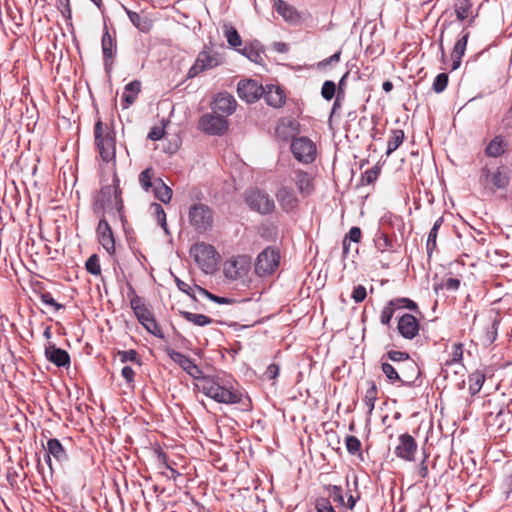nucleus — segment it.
<instances>
[{
  "instance_id": "1",
  "label": "nucleus",
  "mask_w": 512,
  "mask_h": 512,
  "mask_svg": "<svg viewBox=\"0 0 512 512\" xmlns=\"http://www.w3.org/2000/svg\"><path fill=\"white\" fill-rule=\"evenodd\" d=\"M200 391L214 401L223 404H237L243 394L233 387L229 379L220 376H203L198 385Z\"/></svg>"
},
{
  "instance_id": "2",
  "label": "nucleus",
  "mask_w": 512,
  "mask_h": 512,
  "mask_svg": "<svg viewBox=\"0 0 512 512\" xmlns=\"http://www.w3.org/2000/svg\"><path fill=\"white\" fill-rule=\"evenodd\" d=\"M121 194L122 191L119 187V179L117 176H114L113 183L111 185H106L101 188L96 197V205L107 213L114 211L121 213L123 209Z\"/></svg>"
},
{
  "instance_id": "3",
  "label": "nucleus",
  "mask_w": 512,
  "mask_h": 512,
  "mask_svg": "<svg viewBox=\"0 0 512 512\" xmlns=\"http://www.w3.org/2000/svg\"><path fill=\"white\" fill-rule=\"evenodd\" d=\"M95 144L104 162L115 160L116 141L115 133L108 127H103V123L99 120L94 128Z\"/></svg>"
},
{
  "instance_id": "4",
  "label": "nucleus",
  "mask_w": 512,
  "mask_h": 512,
  "mask_svg": "<svg viewBox=\"0 0 512 512\" xmlns=\"http://www.w3.org/2000/svg\"><path fill=\"white\" fill-rule=\"evenodd\" d=\"M190 254L203 272L211 273L215 270L219 254L211 244L196 243L191 247Z\"/></svg>"
},
{
  "instance_id": "5",
  "label": "nucleus",
  "mask_w": 512,
  "mask_h": 512,
  "mask_svg": "<svg viewBox=\"0 0 512 512\" xmlns=\"http://www.w3.org/2000/svg\"><path fill=\"white\" fill-rule=\"evenodd\" d=\"M190 225L198 233H204L213 226L214 215L212 209L203 203H194L188 211Z\"/></svg>"
},
{
  "instance_id": "6",
  "label": "nucleus",
  "mask_w": 512,
  "mask_h": 512,
  "mask_svg": "<svg viewBox=\"0 0 512 512\" xmlns=\"http://www.w3.org/2000/svg\"><path fill=\"white\" fill-rule=\"evenodd\" d=\"M130 305L138 321L144 326V328L152 335L160 339H164L161 327L154 318L153 313L145 304L142 303L141 298L134 296L130 301Z\"/></svg>"
},
{
  "instance_id": "7",
  "label": "nucleus",
  "mask_w": 512,
  "mask_h": 512,
  "mask_svg": "<svg viewBox=\"0 0 512 512\" xmlns=\"http://www.w3.org/2000/svg\"><path fill=\"white\" fill-rule=\"evenodd\" d=\"M280 255L277 249L266 247L256 258L254 269L260 277L269 276L279 266Z\"/></svg>"
},
{
  "instance_id": "8",
  "label": "nucleus",
  "mask_w": 512,
  "mask_h": 512,
  "mask_svg": "<svg viewBox=\"0 0 512 512\" xmlns=\"http://www.w3.org/2000/svg\"><path fill=\"white\" fill-rule=\"evenodd\" d=\"M251 268V257L238 255L225 261L223 272L227 279L236 280L246 276Z\"/></svg>"
},
{
  "instance_id": "9",
  "label": "nucleus",
  "mask_w": 512,
  "mask_h": 512,
  "mask_svg": "<svg viewBox=\"0 0 512 512\" xmlns=\"http://www.w3.org/2000/svg\"><path fill=\"white\" fill-rule=\"evenodd\" d=\"M291 152L296 160L309 164L315 160L316 146L307 137H297L291 142Z\"/></svg>"
},
{
  "instance_id": "10",
  "label": "nucleus",
  "mask_w": 512,
  "mask_h": 512,
  "mask_svg": "<svg viewBox=\"0 0 512 512\" xmlns=\"http://www.w3.org/2000/svg\"><path fill=\"white\" fill-rule=\"evenodd\" d=\"M199 127L206 134L221 136L228 130V121L214 112L206 113L200 117Z\"/></svg>"
},
{
  "instance_id": "11",
  "label": "nucleus",
  "mask_w": 512,
  "mask_h": 512,
  "mask_svg": "<svg viewBox=\"0 0 512 512\" xmlns=\"http://www.w3.org/2000/svg\"><path fill=\"white\" fill-rule=\"evenodd\" d=\"M481 183L489 188L491 191H495L497 189H505L510 182V178L505 168L500 167L493 172H490L488 168H482Z\"/></svg>"
},
{
  "instance_id": "12",
  "label": "nucleus",
  "mask_w": 512,
  "mask_h": 512,
  "mask_svg": "<svg viewBox=\"0 0 512 512\" xmlns=\"http://www.w3.org/2000/svg\"><path fill=\"white\" fill-rule=\"evenodd\" d=\"M218 65H220L218 54L209 49H204L197 55L195 63L187 73V77L194 78L200 73L215 68Z\"/></svg>"
},
{
  "instance_id": "13",
  "label": "nucleus",
  "mask_w": 512,
  "mask_h": 512,
  "mask_svg": "<svg viewBox=\"0 0 512 512\" xmlns=\"http://www.w3.org/2000/svg\"><path fill=\"white\" fill-rule=\"evenodd\" d=\"M246 202L251 209L261 214L271 213L275 208L274 201L269 195L259 190L249 192Z\"/></svg>"
},
{
  "instance_id": "14",
  "label": "nucleus",
  "mask_w": 512,
  "mask_h": 512,
  "mask_svg": "<svg viewBox=\"0 0 512 512\" xmlns=\"http://www.w3.org/2000/svg\"><path fill=\"white\" fill-rule=\"evenodd\" d=\"M417 442L408 433L401 434L398 437V444L395 446V455L405 461H414L417 452Z\"/></svg>"
},
{
  "instance_id": "15",
  "label": "nucleus",
  "mask_w": 512,
  "mask_h": 512,
  "mask_svg": "<svg viewBox=\"0 0 512 512\" xmlns=\"http://www.w3.org/2000/svg\"><path fill=\"white\" fill-rule=\"evenodd\" d=\"M236 106L237 102L231 94L227 92H221L218 93L214 98L212 103V111L226 118L235 112Z\"/></svg>"
},
{
  "instance_id": "16",
  "label": "nucleus",
  "mask_w": 512,
  "mask_h": 512,
  "mask_svg": "<svg viewBox=\"0 0 512 512\" xmlns=\"http://www.w3.org/2000/svg\"><path fill=\"white\" fill-rule=\"evenodd\" d=\"M238 96L248 103H253L262 97L263 86L255 80H242L237 86Z\"/></svg>"
},
{
  "instance_id": "17",
  "label": "nucleus",
  "mask_w": 512,
  "mask_h": 512,
  "mask_svg": "<svg viewBox=\"0 0 512 512\" xmlns=\"http://www.w3.org/2000/svg\"><path fill=\"white\" fill-rule=\"evenodd\" d=\"M96 233L98 241L102 247L109 255H113L115 253V239L111 226L105 219L104 215L101 217L98 223Z\"/></svg>"
},
{
  "instance_id": "18",
  "label": "nucleus",
  "mask_w": 512,
  "mask_h": 512,
  "mask_svg": "<svg viewBox=\"0 0 512 512\" xmlns=\"http://www.w3.org/2000/svg\"><path fill=\"white\" fill-rule=\"evenodd\" d=\"M168 355L171 360L177 363L191 377L199 379V381L201 380L203 377L201 369L188 356L175 350H169Z\"/></svg>"
},
{
  "instance_id": "19",
  "label": "nucleus",
  "mask_w": 512,
  "mask_h": 512,
  "mask_svg": "<svg viewBox=\"0 0 512 512\" xmlns=\"http://www.w3.org/2000/svg\"><path fill=\"white\" fill-rule=\"evenodd\" d=\"M397 329L403 338L413 339L419 333V321L415 316L404 313L398 320Z\"/></svg>"
},
{
  "instance_id": "20",
  "label": "nucleus",
  "mask_w": 512,
  "mask_h": 512,
  "mask_svg": "<svg viewBox=\"0 0 512 512\" xmlns=\"http://www.w3.org/2000/svg\"><path fill=\"white\" fill-rule=\"evenodd\" d=\"M400 373V383L405 386H412L420 377L421 371L413 359L402 362L398 367Z\"/></svg>"
},
{
  "instance_id": "21",
  "label": "nucleus",
  "mask_w": 512,
  "mask_h": 512,
  "mask_svg": "<svg viewBox=\"0 0 512 512\" xmlns=\"http://www.w3.org/2000/svg\"><path fill=\"white\" fill-rule=\"evenodd\" d=\"M45 356L57 367H68L70 365V356L68 352L56 347L53 343H49L45 347Z\"/></svg>"
},
{
  "instance_id": "22",
  "label": "nucleus",
  "mask_w": 512,
  "mask_h": 512,
  "mask_svg": "<svg viewBox=\"0 0 512 512\" xmlns=\"http://www.w3.org/2000/svg\"><path fill=\"white\" fill-rule=\"evenodd\" d=\"M281 208L286 212L293 211L298 206V199L292 188L282 186L276 193Z\"/></svg>"
},
{
  "instance_id": "23",
  "label": "nucleus",
  "mask_w": 512,
  "mask_h": 512,
  "mask_svg": "<svg viewBox=\"0 0 512 512\" xmlns=\"http://www.w3.org/2000/svg\"><path fill=\"white\" fill-rule=\"evenodd\" d=\"M484 320L485 333L483 335V341L490 345L497 339L500 317L498 314L489 312L485 315Z\"/></svg>"
},
{
  "instance_id": "24",
  "label": "nucleus",
  "mask_w": 512,
  "mask_h": 512,
  "mask_svg": "<svg viewBox=\"0 0 512 512\" xmlns=\"http://www.w3.org/2000/svg\"><path fill=\"white\" fill-rule=\"evenodd\" d=\"M265 102L274 108H280L285 103V94L283 90L275 85H267L263 87V94Z\"/></svg>"
},
{
  "instance_id": "25",
  "label": "nucleus",
  "mask_w": 512,
  "mask_h": 512,
  "mask_svg": "<svg viewBox=\"0 0 512 512\" xmlns=\"http://www.w3.org/2000/svg\"><path fill=\"white\" fill-rule=\"evenodd\" d=\"M101 46L105 70L109 72L112 69V59L116 50V45L107 30L103 33Z\"/></svg>"
},
{
  "instance_id": "26",
  "label": "nucleus",
  "mask_w": 512,
  "mask_h": 512,
  "mask_svg": "<svg viewBox=\"0 0 512 512\" xmlns=\"http://www.w3.org/2000/svg\"><path fill=\"white\" fill-rule=\"evenodd\" d=\"M468 38L469 32L463 31L462 36L455 43L454 49L451 54L453 59L451 70H456L460 67L461 58L465 54Z\"/></svg>"
},
{
  "instance_id": "27",
  "label": "nucleus",
  "mask_w": 512,
  "mask_h": 512,
  "mask_svg": "<svg viewBox=\"0 0 512 512\" xmlns=\"http://www.w3.org/2000/svg\"><path fill=\"white\" fill-rule=\"evenodd\" d=\"M140 87L141 84L137 80L131 81L125 86L124 92L122 94V99L124 102L122 106L124 109L128 108L131 104L134 103V101L137 98V95L140 92Z\"/></svg>"
},
{
  "instance_id": "28",
  "label": "nucleus",
  "mask_w": 512,
  "mask_h": 512,
  "mask_svg": "<svg viewBox=\"0 0 512 512\" xmlns=\"http://www.w3.org/2000/svg\"><path fill=\"white\" fill-rule=\"evenodd\" d=\"M295 184L299 190V192L306 196L309 195L313 189L312 179L310 175L302 170H298L295 172Z\"/></svg>"
},
{
  "instance_id": "29",
  "label": "nucleus",
  "mask_w": 512,
  "mask_h": 512,
  "mask_svg": "<svg viewBox=\"0 0 512 512\" xmlns=\"http://www.w3.org/2000/svg\"><path fill=\"white\" fill-rule=\"evenodd\" d=\"M153 192L155 197L164 204H167L171 201L172 189L168 187L161 178L154 180Z\"/></svg>"
},
{
  "instance_id": "30",
  "label": "nucleus",
  "mask_w": 512,
  "mask_h": 512,
  "mask_svg": "<svg viewBox=\"0 0 512 512\" xmlns=\"http://www.w3.org/2000/svg\"><path fill=\"white\" fill-rule=\"evenodd\" d=\"M46 451L59 462L67 460L66 451L61 442L56 438H52L47 441Z\"/></svg>"
},
{
  "instance_id": "31",
  "label": "nucleus",
  "mask_w": 512,
  "mask_h": 512,
  "mask_svg": "<svg viewBox=\"0 0 512 512\" xmlns=\"http://www.w3.org/2000/svg\"><path fill=\"white\" fill-rule=\"evenodd\" d=\"M274 8L285 20L293 21L298 18L295 8L283 0H274Z\"/></svg>"
},
{
  "instance_id": "32",
  "label": "nucleus",
  "mask_w": 512,
  "mask_h": 512,
  "mask_svg": "<svg viewBox=\"0 0 512 512\" xmlns=\"http://www.w3.org/2000/svg\"><path fill=\"white\" fill-rule=\"evenodd\" d=\"M442 223H443V218L442 217L438 218L434 222L432 228L429 231L427 241H426V251H427L428 257L432 256L433 251L437 247V244H436L437 235H438V231H439V228L441 227Z\"/></svg>"
},
{
  "instance_id": "33",
  "label": "nucleus",
  "mask_w": 512,
  "mask_h": 512,
  "mask_svg": "<svg viewBox=\"0 0 512 512\" xmlns=\"http://www.w3.org/2000/svg\"><path fill=\"white\" fill-rule=\"evenodd\" d=\"M468 382L470 394L476 395L481 390L485 382V374L479 370H476L469 375Z\"/></svg>"
},
{
  "instance_id": "34",
  "label": "nucleus",
  "mask_w": 512,
  "mask_h": 512,
  "mask_svg": "<svg viewBox=\"0 0 512 512\" xmlns=\"http://www.w3.org/2000/svg\"><path fill=\"white\" fill-rule=\"evenodd\" d=\"M404 137V132L401 129H394L391 131L386 151L388 156L398 149V147L403 143Z\"/></svg>"
},
{
  "instance_id": "35",
  "label": "nucleus",
  "mask_w": 512,
  "mask_h": 512,
  "mask_svg": "<svg viewBox=\"0 0 512 512\" xmlns=\"http://www.w3.org/2000/svg\"><path fill=\"white\" fill-rule=\"evenodd\" d=\"M238 51L241 52V54L246 56L252 62L259 63L262 61V53L259 49V44L257 42L245 45L243 49Z\"/></svg>"
},
{
  "instance_id": "36",
  "label": "nucleus",
  "mask_w": 512,
  "mask_h": 512,
  "mask_svg": "<svg viewBox=\"0 0 512 512\" xmlns=\"http://www.w3.org/2000/svg\"><path fill=\"white\" fill-rule=\"evenodd\" d=\"M181 316L188 322L197 326H206L212 323V319L204 314H195L188 311H181Z\"/></svg>"
},
{
  "instance_id": "37",
  "label": "nucleus",
  "mask_w": 512,
  "mask_h": 512,
  "mask_svg": "<svg viewBox=\"0 0 512 512\" xmlns=\"http://www.w3.org/2000/svg\"><path fill=\"white\" fill-rule=\"evenodd\" d=\"M127 15L133 25L142 32L150 30L151 23L146 17H142L137 12L127 10Z\"/></svg>"
},
{
  "instance_id": "38",
  "label": "nucleus",
  "mask_w": 512,
  "mask_h": 512,
  "mask_svg": "<svg viewBox=\"0 0 512 512\" xmlns=\"http://www.w3.org/2000/svg\"><path fill=\"white\" fill-rule=\"evenodd\" d=\"M375 247L380 252H385L393 249V240L386 233L378 232L374 239Z\"/></svg>"
},
{
  "instance_id": "39",
  "label": "nucleus",
  "mask_w": 512,
  "mask_h": 512,
  "mask_svg": "<svg viewBox=\"0 0 512 512\" xmlns=\"http://www.w3.org/2000/svg\"><path fill=\"white\" fill-rule=\"evenodd\" d=\"M505 151V145L500 137H495L486 147V153L491 157H498Z\"/></svg>"
},
{
  "instance_id": "40",
  "label": "nucleus",
  "mask_w": 512,
  "mask_h": 512,
  "mask_svg": "<svg viewBox=\"0 0 512 512\" xmlns=\"http://www.w3.org/2000/svg\"><path fill=\"white\" fill-rule=\"evenodd\" d=\"M463 359V344L458 342L454 343L452 346V351L450 354V358L447 359L443 366L448 367L456 363H461Z\"/></svg>"
},
{
  "instance_id": "41",
  "label": "nucleus",
  "mask_w": 512,
  "mask_h": 512,
  "mask_svg": "<svg viewBox=\"0 0 512 512\" xmlns=\"http://www.w3.org/2000/svg\"><path fill=\"white\" fill-rule=\"evenodd\" d=\"M381 370L386 376L389 383L394 384L396 382H400V373L398 370V366L394 367L388 362H382Z\"/></svg>"
},
{
  "instance_id": "42",
  "label": "nucleus",
  "mask_w": 512,
  "mask_h": 512,
  "mask_svg": "<svg viewBox=\"0 0 512 512\" xmlns=\"http://www.w3.org/2000/svg\"><path fill=\"white\" fill-rule=\"evenodd\" d=\"M224 34L230 46L236 48L241 46L242 40L238 31L231 25H224Z\"/></svg>"
},
{
  "instance_id": "43",
  "label": "nucleus",
  "mask_w": 512,
  "mask_h": 512,
  "mask_svg": "<svg viewBox=\"0 0 512 512\" xmlns=\"http://www.w3.org/2000/svg\"><path fill=\"white\" fill-rule=\"evenodd\" d=\"M153 177L154 170L151 167L146 168L139 174V183L144 191L147 192L150 188H154V182H152Z\"/></svg>"
},
{
  "instance_id": "44",
  "label": "nucleus",
  "mask_w": 512,
  "mask_h": 512,
  "mask_svg": "<svg viewBox=\"0 0 512 512\" xmlns=\"http://www.w3.org/2000/svg\"><path fill=\"white\" fill-rule=\"evenodd\" d=\"M389 303L395 310H398V309L417 310L418 309L417 304L413 300L406 298V297H399V298L391 299L389 301Z\"/></svg>"
},
{
  "instance_id": "45",
  "label": "nucleus",
  "mask_w": 512,
  "mask_h": 512,
  "mask_svg": "<svg viewBox=\"0 0 512 512\" xmlns=\"http://www.w3.org/2000/svg\"><path fill=\"white\" fill-rule=\"evenodd\" d=\"M472 7L470 0H457L454 5L456 16L459 20H464L468 17L469 11Z\"/></svg>"
},
{
  "instance_id": "46",
  "label": "nucleus",
  "mask_w": 512,
  "mask_h": 512,
  "mask_svg": "<svg viewBox=\"0 0 512 512\" xmlns=\"http://www.w3.org/2000/svg\"><path fill=\"white\" fill-rule=\"evenodd\" d=\"M118 356L122 363L133 362L139 366L142 365L141 358L139 357L138 352L134 349L118 351Z\"/></svg>"
},
{
  "instance_id": "47",
  "label": "nucleus",
  "mask_w": 512,
  "mask_h": 512,
  "mask_svg": "<svg viewBox=\"0 0 512 512\" xmlns=\"http://www.w3.org/2000/svg\"><path fill=\"white\" fill-rule=\"evenodd\" d=\"M86 270L92 274V275H99L101 273V266L99 263V258L96 254L91 255L86 263H85Z\"/></svg>"
},
{
  "instance_id": "48",
  "label": "nucleus",
  "mask_w": 512,
  "mask_h": 512,
  "mask_svg": "<svg viewBox=\"0 0 512 512\" xmlns=\"http://www.w3.org/2000/svg\"><path fill=\"white\" fill-rule=\"evenodd\" d=\"M345 444H346L347 451L352 455H356L361 450V442L356 436H353V435L347 436L346 440H345Z\"/></svg>"
},
{
  "instance_id": "49",
  "label": "nucleus",
  "mask_w": 512,
  "mask_h": 512,
  "mask_svg": "<svg viewBox=\"0 0 512 512\" xmlns=\"http://www.w3.org/2000/svg\"><path fill=\"white\" fill-rule=\"evenodd\" d=\"M152 207L154 208V212H155L158 223L163 228L165 233L169 234V230H168L167 222H166V214H165L163 207L158 203H154L152 205Z\"/></svg>"
},
{
  "instance_id": "50",
  "label": "nucleus",
  "mask_w": 512,
  "mask_h": 512,
  "mask_svg": "<svg viewBox=\"0 0 512 512\" xmlns=\"http://www.w3.org/2000/svg\"><path fill=\"white\" fill-rule=\"evenodd\" d=\"M336 94V84L331 81L327 80L323 83L321 88V95L325 100H331Z\"/></svg>"
},
{
  "instance_id": "51",
  "label": "nucleus",
  "mask_w": 512,
  "mask_h": 512,
  "mask_svg": "<svg viewBox=\"0 0 512 512\" xmlns=\"http://www.w3.org/2000/svg\"><path fill=\"white\" fill-rule=\"evenodd\" d=\"M196 289L197 291L207 297L208 299H210L211 301L217 303V304H230L232 303V300L229 299V298H225V297H220V296H216L212 293H210L209 291H207L206 289L200 287V286H196Z\"/></svg>"
},
{
  "instance_id": "52",
  "label": "nucleus",
  "mask_w": 512,
  "mask_h": 512,
  "mask_svg": "<svg viewBox=\"0 0 512 512\" xmlns=\"http://www.w3.org/2000/svg\"><path fill=\"white\" fill-rule=\"evenodd\" d=\"M386 356L389 360L395 362L398 367L402 362L411 359L408 353L396 350L388 351Z\"/></svg>"
},
{
  "instance_id": "53",
  "label": "nucleus",
  "mask_w": 512,
  "mask_h": 512,
  "mask_svg": "<svg viewBox=\"0 0 512 512\" xmlns=\"http://www.w3.org/2000/svg\"><path fill=\"white\" fill-rule=\"evenodd\" d=\"M448 84V75L446 73H440L436 76L433 82V90L436 93L443 92Z\"/></svg>"
},
{
  "instance_id": "54",
  "label": "nucleus",
  "mask_w": 512,
  "mask_h": 512,
  "mask_svg": "<svg viewBox=\"0 0 512 512\" xmlns=\"http://www.w3.org/2000/svg\"><path fill=\"white\" fill-rule=\"evenodd\" d=\"M377 398V389L375 385H372L365 394L364 402L365 405L368 407L369 412H371L374 409L375 401Z\"/></svg>"
},
{
  "instance_id": "55",
  "label": "nucleus",
  "mask_w": 512,
  "mask_h": 512,
  "mask_svg": "<svg viewBox=\"0 0 512 512\" xmlns=\"http://www.w3.org/2000/svg\"><path fill=\"white\" fill-rule=\"evenodd\" d=\"M40 299L43 304L52 306L55 311L65 308V306L63 304H59L55 301V299L53 298V296L50 292L41 293Z\"/></svg>"
},
{
  "instance_id": "56",
  "label": "nucleus",
  "mask_w": 512,
  "mask_h": 512,
  "mask_svg": "<svg viewBox=\"0 0 512 512\" xmlns=\"http://www.w3.org/2000/svg\"><path fill=\"white\" fill-rule=\"evenodd\" d=\"M396 310L390 305L388 302L387 305L383 308L380 316V322L383 325H390L391 319Z\"/></svg>"
},
{
  "instance_id": "57",
  "label": "nucleus",
  "mask_w": 512,
  "mask_h": 512,
  "mask_svg": "<svg viewBox=\"0 0 512 512\" xmlns=\"http://www.w3.org/2000/svg\"><path fill=\"white\" fill-rule=\"evenodd\" d=\"M367 296L366 288L363 285H357L353 288L351 298L356 302L360 303L364 301Z\"/></svg>"
},
{
  "instance_id": "58",
  "label": "nucleus",
  "mask_w": 512,
  "mask_h": 512,
  "mask_svg": "<svg viewBox=\"0 0 512 512\" xmlns=\"http://www.w3.org/2000/svg\"><path fill=\"white\" fill-rule=\"evenodd\" d=\"M329 495L333 498L334 502L344 505V497L342 494V488L337 485H333L329 489Z\"/></svg>"
},
{
  "instance_id": "59",
  "label": "nucleus",
  "mask_w": 512,
  "mask_h": 512,
  "mask_svg": "<svg viewBox=\"0 0 512 512\" xmlns=\"http://www.w3.org/2000/svg\"><path fill=\"white\" fill-rule=\"evenodd\" d=\"M57 1V7L60 10L63 17L66 19L71 18V7H70V1L69 0H56Z\"/></svg>"
},
{
  "instance_id": "60",
  "label": "nucleus",
  "mask_w": 512,
  "mask_h": 512,
  "mask_svg": "<svg viewBox=\"0 0 512 512\" xmlns=\"http://www.w3.org/2000/svg\"><path fill=\"white\" fill-rule=\"evenodd\" d=\"M165 134L164 127L161 126H154L151 128L150 132L147 135V138L152 141H157L163 138Z\"/></svg>"
},
{
  "instance_id": "61",
  "label": "nucleus",
  "mask_w": 512,
  "mask_h": 512,
  "mask_svg": "<svg viewBox=\"0 0 512 512\" xmlns=\"http://www.w3.org/2000/svg\"><path fill=\"white\" fill-rule=\"evenodd\" d=\"M316 509L318 512H335L330 502L326 499L318 500L316 503Z\"/></svg>"
},
{
  "instance_id": "62",
  "label": "nucleus",
  "mask_w": 512,
  "mask_h": 512,
  "mask_svg": "<svg viewBox=\"0 0 512 512\" xmlns=\"http://www.w3.org/2000/svg\"><path fill=\"white\" fill-rule=\"evenodd\" d=\"M122 377L126 380L128 384L134 382L135 371L130 366H124L121 370Z\"/></svg>"
},
{
  "instance_id": "63",
  "label": "nucleus",
  "mask_w": 512,
  "mask_h": 512,
  "mask_svg": "<svg viewBox=\"0 0 512 512\" xmlns=\"http://www.w3.org/2000/svg\"><path fill=\"white\" fill-rule=\"evenodd\" d=\"M279 366L277 364H270L266 371H265V376L267 379L269 380H273V379H276L277 376L279 375Z\"/></svg>"
},
{
  "instance_id": "64",
  "label": "nucleus",
  "mask_w": 512,
  "mask_h": 512,
  "mask_svg": "<svg viewBox=\"0 0 512 512\" xmlns=\"http://www.w3.org/2000/svg\"><path fill=\"white\" fill-rule=\"evenodd\" d=\"M345 237H348L350 242L358 243L361 239V230L359 227H352L348 234Z\"/></svg>"
}]
</instances>
